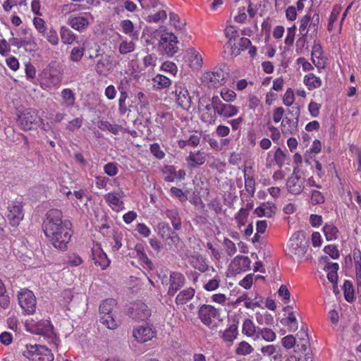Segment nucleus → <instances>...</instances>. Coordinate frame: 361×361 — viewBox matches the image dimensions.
I'll list each match as a JSON object with an SVG mask.
<instances>
[{
  "instance_id": "nucleus-1",
  "label": "nucleus",
  "mask_w": 361,
  "mask_h": 361,
  "mask_svg": "<svg viewBox=\"0 0 361 361\" xmlns=\"http://www.w3.org/2000/svg\"><path fill=\"white\" fill-rule=\"evenodd\" d=\"M42 227L46 237L55 248L61 251L67 249V245L73 235L72 224L69 220L63 219L61 210H49Z\"/></svg>"
},
{
  "instance_id": "nucleus-2",
  "label": "nucleus",
  "mask_w": 361,
  "mask_h": 361,
  "mask_svg": "<svg viewBox=\"0 0 361 361\" xmlns=\"http://www.w3.org/2000/svg\"><path fill=\"white\" fill-rule=\"evenodd\" d=\"M309 240L303 231L295 232L288 242V255L292 257H303L307 253Z\"/></svg>"
},
{
  "instance_id": "nucleus-3",
  "label": "nucleus",
  "mask_w": 361,
  "mask_h": 361,
  "mask_svg": "<svg viewBox=\"0 0 361 361\" xmlns=\"http://www.w3.org/2000/svg\"><path fill=\"white\" fill-rule=\"evenodd\" d=\"M228 70L225 63H220L214 68L213 71L204 73L202 75V81L209 88H217L226 82L228 75Z\"/></svg>"
},
{
  "instance_id": "nucleus-4",
  "label": "nucleus",
  "mask_w": 361,
  "mask_h": 361,
  "mask_svg": "<svg viewBox=\"0 0 361 361\" xmlns=\"http://www.w3.org/2000/svg\"><path fill=\"white\" fill-rule=\"evenodd\" d=\"M23 355L30 361H53L54 355L51 350L41 345H26Z\"/></svg>"
},
{
  "instance_id": "nucleus-5",
  "label": "nucleus",
  "mask_w": 361,
  "mask_h": 361,
  "mask_svg": "<svg viewBox=\"0 0 361 361\" xmlns=\"http://www.w3.org/2000/svg\"><path fill=\"white\" fill-rule=\"evenodd\" d=\"M17 118L18 125L24 130H31L39 124L41 118L35 109H27L19 112Z\"/></svg>"
},
{
  "instance_id": "nucleus-6",
  "label": "nucleus",
  "mask_w": 361,
  "mask_h": 361,
  "mask_svg": "<svg viewBox=\"0 0 361 361\" xmlns=\"http://www.w3.org/2000/svg\"><path fill=\"white\" fill-rule=\"evenodd\" d=\"M178 38L172 32H166L161 35L159 40V47L164 54L171 57L178 51Z\"/></svg>"
},
{
  "instance_id": "nucleus-7",
  "label": "nucleus",
  "mask_w": 361,
  "mask_h": 361,
  "mask_svg": "<svg viewBox=\"0 0 361 361\" xmlns=\"http://www.w3.org/2000/svg\"><path fill=\"white\" fill-rule=\"evenodd\" d=\"M18 303L27 314H33L36 310V298L32 291L24 288L18 294Z\"/></svg>"
},
{
  "instance_id": "nucleus-8",
  "label": "nucleus",
  "mask_w": 361,
  "mask_h": 361,
  "mask_svg": "<svg viewBox=\"0 0 361 361\" xmlns=\"http://www.w3.org/2000/svg\"><path fill=\"white\" fill-rule=\"evenodd\" d=\"M24 217L22 202H12L8 207L7 218L12 226H17Z\"/></svg>"
},
{
  "instance_id": "nucleus-9",
  "label": "nucleus",
  "mask_w": 361,
  "mask_h": 361,
  "mask_svg": "<svg viewBox=\"0 0 361 361\" xmlns=\"http://www.w3.org/2000/svg\"><path fill=\"white\" fill-rule=\"evenodd\" d=\"M219 315V310L210 305H202L198 310L200 319L204 325L209 327L212 323V319L218 318Z\"/></svg>"
},
{
  "instance_id": "nucleus-10",
  "label": "nucleus",
  "mask_w": 361,
  "mask_h": 361,
  "mask_svg": "<svg viewBox=\"0 0 361 361\" xmlns=\"http://www.w3.org/2000/svg\"><path fill=\"white\" fill-rule=\"evenodd\" d=\"M129 314L130 317L135 320L144 321L151 315V311L147 305L139 301L132 305Z\"/></svg>"
},
{
  "instance_id": "nucleus-11",
  "label": "nucleus",
  "mask_w": 361,
  "mask_h": 361,
  "mask_svg": "<svg viewBox=\"0 0 361 361\" xmlns=\"http://www.w3.org/2000/svg\"><path fill=\"white\" fill-rule=\"evenodd\" d=\"M215 114L224 117L230 118L236 115L238 112V108L230 104L224 103L221 98L214 99Z\"/></svg>"
},
{
  "instance_id": "nucleus-12",
  "label": "nucleus",
  "mask_w": 361,
  "mask_h": 361,
  "mask_svg": "<svg viewBox=\"0 0 361 361\" xmlns=\"http://www.w3.org/2000/svg\"><path fill=\"white\" fill-rule=\"evenodd\" d=\"M174 93L178 106L185 110H188L191 107L192 100L187 88L181 85H177L175 87Z\"/></svg>"
},
{
  "instance_id": "nucleus-13",
  "label": "nucleus",
  "mask_w": 361,
  "mask_h": 361,
  "mask_svg": "<svg viewBox=\"0 0 361 361\" xmlns=\"http://www.w3.org/2000/svg\"><path fill=\"white\" fill-rule=\"evenodd\" d=\"M185 280V279L181 273L173 272L171 274L168 294L169 295H174L184 286Z\"/></svg>"
},
{
  "instance_id": "nucleus-14",
  "label": "nucleus",
  "mask_w": 361,
  "mask_h": 361,
  "mask_svg": "<svg viewBox=\"0 0 361 361\" xmlns=\"http://www.w3.org/2000/svg\"><path fill=\"white\" fill-rule=\"evenodd\" d=\"M154 335V331L148 326H142L133 331V337L140 343H145L151 340Z\"/></svg>"
},
{
  "instance_id": "nucleus-15",
  "label": "nucleus",
  "mask_w": 361,
  "mask_h": 361,
  "mask_svg": "<svg viewBox=\"0 0 361 361\" xmlns=\"http://www.w3.org/2000/svg\"><path fill=\"white\" fill-rule=\"evenodd\" d=\"M300 176H290L286 183L288 190L293 195L300 194L303 189V183L300 181Z\"/></svg>"
},
{
  "instance_id": "nucleus-16",
  "label": "nucleus",
  "mask_w": 361,
  "mask_h": 361,
  "mask_svg": "<svg viewBox=\"0 0 361 361\" xmlns=\"http://www.w3.org/2000/svg\"><path fill=\"white\" fill-rule=\"evenodd\" d=\"M251 261L248 257L238 255L232 261L231 264L238 272L245 271L250 268Z\"/></svg>"
},
{
  "instance_id": "nucleus-17",
  "label": "nucleus",
  "mask_w": 361,
  "mask_h": 361,
  "mask_svg": "<svg viewBox=\"0 0 361 361\" xmlns=\"http://www.w3.org/2000/svg\"><path fill=\"white\" fill-rule=\"evenodd\" d=\"M120 26L121 27L122 32L128 35L132 38L133 40H137L139 38V32L137 30H135V27L133 23L130 20H121L120 23Z\"/></svg>"
},
{
  "instance_id": "nucleus-18",
  "label": "nucleus",
  "mask_w": 361,
  "mask_h": 361,
  "mask_svg": "<svg viewBox=\"0 0 361 361\" xmlns=\"http://www.w3.org/2000/svg\"><path fill=\"white\" fill-rule=\"evenodd\" d=\"M11 35L13 36V32H11ZM9 42L11 45L16 47L18 49H20L22 47L33 44L35 47L36 46L35 42H34V38L30 35L29 37H25L21 39H18L16 37H12Z\"/></svg>"
},
{
  "instance_id": "nucleus-19",
  "label": "nucleus",
  "mask_w": 361,
  "mask_h": 361,
  "mask_svg": "<svg viewBox=\"0 0 361 361\" xmlns=\"http://www.w3.org/2000/svg\"><path fill=\"white\" fill-rule=\"evenodd\" d=\"M166 216L169 218L175 231H178L182 228V222L178 212L175 209H167Z\"/></svg>"
},
{
  "instance_id": "nucleus-20",
  "label": "nucleus",
  "mask_w": 361,
  "mask_h": 361,
  "mask_svg": "<svg viewBox=\"0 0 361 361\" xmlns=\"http://www.w3.org/2000/svg\"><path fill=\"white\" fill-rule=\"evenodd\" d=\"M195 289L188 288L180 291L176 298V303L177 305H184L191 300L195 295Z\"/></svg>"
},
{
  "instance_id": "nucleus-21",
  "label": "nucleus",
  "mask_w": 361,
  "mask_h": 361,
  "mask_svg": "<svg viewBox=\"0 0 361 361\" xmlns=\"http://www.w3.org/2000/svg\"><path fill=\"white\" fill-rule=\"evenodd\" d=\"M190 263L195 269H198L201 272H204L208 269V265L201 255L191 256Z\"/></svg>"
},
{
  "instance_id": "nucleus-22",
  "label": "nucleus",
  "mask_w": 361,
  "mask_h": 361,
  "mask_svg": "<svg viewBox=\"0 0 361 361\" xmlns=\"http://www.w3.org/2000/svg\"><path fill=\"white\" fill-rule=\"evenodd\" d=\"M300 111L298 112L297 117L299 116ZM298 123V118H296V121L291 120L286 117L282 121V126L284 128L282 131L283 133L293 134L297 130Z\"/></svg>"
},
{
  "instance_id": "nucleus-23",
  "label": "nucleus",
  "mask_w": 361,
  "mask_h": 361,
  "mask_svg": "<svg viewBox=\"0 0 361 361\" xmlns=\"http://www.w3.org/2000/svg\"><path fill=\"white\" fill-rule=\"evenodd\" d=\"M166 244L173 251L178 250L179 247H182L183 242L178 235L174 231L169 237L164 240Z\"/></svg>"
},
{
  "instance_id": "nucleus-24",
  "label": "nucleus",
  "mask_w": 361,
  "mask_h": 361,
  "mask_svg": "<svg viewBox=\"0 0 361 361\" xmlns=\"http://www.w3.org/2000/svg\"><path fill=\"white\" fill-rule=\"evenodd\" d=\"M187 160L192 163L189 164L190 168H195L198 165H202L205 162V154L204 152L197 151L196 153L190 152Z\"/></svg>"
},
{
  "instance_id": "nucleus-25",
  "label": "nucleus",
  "mask_w": 361,
  "mask_h": 361,
  "mask_svg": "<svg viewBox=\"0 0 361 361\" xmlns=\"http://www.w3.org/2000/svg\"><path fill=\"white\" fill-rule=\"evenodd\" d=\"M69 25L75 30H83L89 25V20L84 16H77L69 19Z\"/></svg>"
},
{
  "instance_id": "nucleus-26",
  "label": "nucleus",
  "mask_w": 361,
  "mask_h": 361,
  "mask_svg": "<svg viewBox=\"0 0 361 361\" xmlns=\"http://www.w3.org/2000/svg\"><path fill=\"white\" fill-rule=\"evenodd\" d=\"M258 328L255 326L252 321L250 319H246L243 324L242 332L247 336L256 337L258 331Z\"/></svg>"
},
{
  "instance_id": "nucleus-27",
  "label": "nucleus",
  "mask_w": 361,
  "mask_h": 361,
  "mask_svg": "<svg viewBox=\"0 0 361 361\" xmlns=\"http://www.w3.org/2000/svg\"><path fill=\"white\" fill-rule=\"evenodd\" d=\"M61 96L63 99L62 104L66 107H72L75 102V97L73 92L69 89L66 88L61 91Z\"/></svg>"
},
{
  "instance_id": "nucleus-28",
  "label": "nucleus",
  "mask_w": 361,
  "mask_h": 361,
  "mask_svg": "<svg viewBox=\"0 0 361 361\" xmlns=\"http://www.w3.org/2000/svg\"><path fill=\"white\" fill-rule=\"evenodd\" d=\"M111 64L110 56H106L97 61L95 70L99 75H104L110 69Z\"/></svg>"
},
{
  "instance_id": "nucleus-29",
  "label": "nucleus",
  "mask_w": 361,
  "mask_h": 361,
  "mask_svg": "<svg viewBox=\"0 0 361 361\" xmlns=\"http://www.w3.org/2000/svg\"><path fill=\"white\" fill-rule=\"evenodd\" d=\"M304 83L308 86L310 90L316 89L322 85V80L313 73L306 75L304 78Z\"/></svg>"
},
{
  "instance_id": "nucleus-30",
  "label": "nucleus",
  "mask_w": 361,
  "mask_h": 361,
  "mask_svg": "<svg viewBox=\"0 0 361 361\" xmlns=\"http://www.w3.org/2000/svg\"><path fill=\"white\" fill-rule=\"evenodd\" d=\"M116 305V301L114 299L108 298L103 300L99 305V313L101 314L111 313Z\"/></svg>"
},
{
  "instance_id": "nucleus-31",
  "label": "nucleus",
  "mask_w": 361,
  "mask_h": 361,
  "mask_svg": "<svg viewBox=\"0 0 361 361\" xmlns=\"http://www.w3.org/2000/svg\"><path fill=\"white\" fill-rule=\"evenodd\" d=\"M121 196L116 192H109L104 195L105 200L109 205L122 207L123 202L120 200Z\"/></svg>"
},
{
  "instance_id": "nucleus-32",
  "label": "nucleus",
  "mask_w": 361,
  "mask_h": 361,
  "mask_svg": "<svg viewBox=\"0 0 361 361\" xmlns=\"http://www.w3.org/2000/svg\"><path fill=\"white\" fill-rule=\"evenodd\" d=\"M260 336L263 339L267 341H273L276 338V334L271 329L268 328L260 329L258 328V331L255 340L258 339Z\"/></svg>"
},
{
  "instance_id": "nucleus-33",
  "label": "nucleus",
  "mask_w": 361,
  "mask_h": 361,
  "mask_svg": "<svg viewBox=\"0 0 361 361\" xmlns=\"http://www.w3.org/2000/svg\"><path fill=\"white\" fill-rule=\"evenodd\" d=\"M238 326L235 324H231L223 334V339L225 341H233L238 336Z\"/></svg>"
},
{
  "instance_id": "nucleus-34",
  "label": "nucleus",
  "mask_w": 361,
  "mask_h": 361,
  "mask_svg": "<svg viewBox=\"0 0 361 361\" xmlns=\"http://www.w3.org/2000/svg\"><path fill=\"white\" fill-rule=\"evenodd\" d=\"M61 41L64 44H71L75 39V36L73 32L67 27L63 26L60 31Z\"/></svg>"
},
{
  "instance_id": "nucleus-35",
  "label": "nucleus",
  "mask_w": 361,
  "mask_h": 361,
  "mask_svg": "<svg viewBox=\"0 0 361 361\" xmlns=\"http://www.w3.org/2000/svg\"><path fill=\"white\" fill-rule=\"evenodd\" d=\"M326 240H335L338 238V230L334 225L326 224L323 228Z\"/></svg>"
},
{
  "instance_id": "nucleus-36",
  "label": "nucleus",
  "mask_w": 361,
  "mask_h": 361,
  "mask_svg": "<svg viewBox=\"0 0 361 361\" xmlns=\"http://www.w3.org/2000/svg\"><path fill=\"white\" fill-rule=\"evenodd\" d=\"M343 293L345 299L348 302H352L354 301V288L352 283L350 281H345L343 284Z\"/></svg>"
},
{
  "instance_id": "nucleus-37",
  "label": "nucleus",
  "mask_w": 361,
  "mask_h": 361,
  "mask_svg": "<svg viewBox=\"0 0 361 361\" xmlns=\"http://www.w3.org/2000/svg\"><path fill=\"white\" fill-rule=\"evenodd\" d=\"M154 86L158 89H163L170 86L171 80L163 75L158 74L154 78Z\"/></svg>"
},
{
  "instance_id": "nucleus-38",
  "label": "nucleus",
  "mask_w": 361,
  "mask_h": 361,
  "mask_svg": "<svg viewBox=\"0 0 361 361\" xmlns=\"http://www.w3.org/2000/svg\"><path fill=\"white\" fill-rule=\"evenodd\" d=\"M135 250L137 252V256L139 259L146 266H147L148 268L152 269L153 264L145 254L143 247L142 245H136Z\"/></svg>"
},
{
  "instance_id": "nucleus-39",
  "label": "nucleus",
  "mask_w": 361,
  "mask_h": 361,
  "mask_svg": "<svg viewBox=\"0 0 361 361\" xmlns=\"http://www.w3.org/2000/svg\"><path fill=\"white\" fill-rule=\"evenodd\" d=\"M157 230L159 235L163 240L169 237L175 230H172L169 224L166 222H160L157 225Z\"/></svg>"
},
{
  "instance_id": "nucleus-40",
  "label": "nucleus",
  "mask_w": 361,
  "mask_h": 361,
  "mask_svg": "<svg viewBox=\"0 0 361 361\" xmlns=\"http://www.w3.org/2000/svg\"><path fill=\"white\" fill-rule=\"evenodd\" d=\"M98 128L102 130H109L111 133L117 135L121 126L118 125H112L106 121H100L98 123Z\"/></svg>"
},
{
  "instance_id": "nucleus-41",
  "label": "nucleus",
  "mask_w": 361,
  "mask_h": 361,
  "mask_svg": "<svg viewBox=\"0 0 361 361\" xmlns=\"http://www.w3.org/2000/svg\"><path fill=\"white\" fill-rule=\"evenodd\" d=\"M99 321L109 329H115L118 326L111 313L103 314L100 317Z\"/></svg>"
},
{
  "instance_id": "nucleus-42",
  "label": "nucleus",
  "mask_w": 361,
  "mask_h": 361,
  "mask_svg": "<svg viewBox=\"0 0 361 361\" xmlns=\"http://www.w3.org/2000/svg\"><path fill=\"white\" fill-rule=\"evenodd\" d=\"M254 350L253 348L246 341H242L238 344L235 352L238 355H247Z\"/></svg>"
},
{
  "instance_id": "nucleus-43",
  "label": "nucleus",
  "mask_w": 361,
  "mask_h": 361,
  "mask_svg": "<svg viewBox=\"0 0 361 361\" xmlns=\"http://www.w3.org/2000/svg\"><path fill=\"white\" fill-rule=\"evenodd\" d=\"M44 37L47 38V39L53 45H56L59 43V37L56 33V31L53 28H50L49 30H47L43 33Z\"/></svg>"
},
{
  "instance_id": "nucleus-44",
  "label": "nucleus",
  "mask_w": 361,
  "mask_h": 361,
  "mask_svg": "<svg viewBox=\"0 0 361 361\" xmlns=\"http://www.w3.org/2000/svg\"><path fill=\"white\" fill-rule=\"evenodd\" d=\"M85 49L83 47H73L71 50L70 59L74 62H78L81 60L84 54Z\"/></svg>"
},
{
  "instance_id": "nucleus-45",
  "label": "nucleus",
  "mask_w": 361,
  "mask_h": 361,
  "mask_svg": "<svg viewBox=\"0 0 361 361\" xmlns=\"http://www.w3.org/2000/svg\"><path fill=\"white\" fill-rule=\"evenodd\" d=\"M135 49V44L133 41H123L119 46V52L121 54H126Z\"/></svg>"
},
{
  "instance_id": "nucleus-46",
  "label": "nucleus",
  "mask_w": 361,
  "mask_h": 361,
  "mask_svg": "<svg viewBox=\"0 0 361 361\" xmlns=\"http://www.w3.org/2000/svg\"><path fill=\"white\" fill-rule=\"evenodd\" d=\"M285 324L289 326V330L290 331H295L298 329V322L293 312H290L288 314V316L286 319Z\"/></svg>"
},
{
  "instance_id": "nucleus-47",
  "label": "nucleus",
  "mask_w": 361,
  "mask_h": 361,
  "mask_svg": "<svg viewBox=\"0 0 361 361\" xmlns=\"http://www.w3.org/2000/svg\"><path fill=\"white\" fill-rule=\"evenodd\" d=\"M166 12L164 10L159 11L155 14L149 15L147 21L149 23H157L159 20H164L166 18Z\"/></svg>"
},
{
  "instance_id": "nucleus-48",
  "label": "nucleus",
  "mask_w": 361,
  "mask_h": 361,
  "mask_svg": "<svg viewBox=\"0 0 361 361\" xmlns=\"http://www.w3.org/2000/svg\"><path fill=\"white\" fill-rule=\"evenodd\" d=\"M309 347V338H299V340L296 341L297 349L295 350V352H300L302 353H305Z\"/></svg>"
},
{
  "instance_id": "nucleus-49",
  "label": "nucleus",
  "mask_w": 361,
  "mask_h": 361,
  "mask_svg": "<svg viewBox=\"0 0 361 361\" xmlns=\"http://www.w3.org/2000/svg\"><path fill=\"white\" fill-rule=\"evenodd\" d=\"M319 24V13L317 12H314L313 15H312L310 13V25H309V30H312V32L317 35Z\"/></svg>"
},
{
  "instance_id": "nucleus-50",
  "label": "nucleus",
  "mask_w": 361,
  "mask_h": 361,
  "mask_svg": "<svg viewBox=\"0 0 361 361\" xmlns=\"http://www.w3.org/2000/svg\"><path fill=\"white\" fill-rule=\"evenodd\" d=\"M37 329L40 334L49 336L52 333L53 326L49 321H44L38 325Z\"/></svg>"
},
{
  "instance_id": "nucleus-51",
  "label": "nucleus",
  "mask_w": 361,
  "mask_h": 361,
  "mask_svg": "<svg viewBox=\"0 0 361 361\" xmlns=\"http://www.w3.org/2000/svg\"><path fill=\"white\" fill-rule=\"evenodd\" d=\"M296 338L293 335H288L283 337L281 340L282 345L286 349H290L294 345H296Z\"/></svg>"
},
{
  "instance_id": "nucleus-52",
  "label": "nucleus",
  "mask_w": 361,
  "mask_h": 361,
  "mask_svg": "<svg viewBox=\"0 0 361 361\" xmlns=\"http://www.w3.org/2000/svg\"><path fill=\"white\" fill-rule=\"evenodd\" d=\"M49 78L51 80V82L54 85L59 84L61 82V78L59 76V73H58L57 68L55 66V65L54 64L49 65Z\"/></svg>"
},
{
  "instance_id": "nucleus-53",
  "label": "nucleus",
  "mask_w": 361,
  "mask_h": 361,
  "mask_svg": "<svg viewBox=\"0 0 361 361\" xmlns=\"http://www.w3.org/2000/svg\"><path fill=\"white\" fill-rule=\"evenodd\" d=\"M223 244L228 255L233 256L236 252L237 249L235 245L228 238H225Z\"/></svg>"
},
{
  "instance_id": "nucleus-54",
  "label": "nucleus",
  "mask_w": 361,
  "mask_h": 361,
  "mask_svg": "<svg viewBox=\"0 0 361 361\" xmlns=\"http://www.w3.org/2000/svg\"><path fill=\"white\" fill-rule=\"evenodd\" d=\"M244 178L246 190L249 193L253 195L255 192V179L252 177L247 176L246 173H245Z\"/></svg>"
},
{
  "instance_id": "nucleus-55",
  "label": "nucleus",
  "mask_w": 361,
  "mask_h": 361,
  "mask_svg": "<svg viewBox=\"0 0 361 361\" xmlns=\"http://www.w3.org/2000/svg\"><path fill=\"white\" fill-rule=\"evenodd\" d=\"M127 98L128 94H124L123 93L120 94L118 99V111L121 114H125L128 110L126 104Z\"/></svg>"
},
{
  "instance_id": "nucleus-56",
  "label": "nucleus",
  "mask_w": 361,
  "mask_h": 361,
  "mask_svg": "<svg viewBox=\"0 0 361 361\" xmlns=\"http://www.w3.org/2000/svg\"><path fill=\"white\" fill-rule=\"evenodd\" d=\"M151 153L157 159H161L164 157L165 153L161 149L158 143H153L150 145Z\"/></svg>"
},
{
  "instance_id": "nucleus-57",
  "label": "nucleus",
  "mask_w": 361,
  "mask_h": 361,
  "mask_svg": "<svg viewBox=\"0 0 361 361\" xmlns=\"http://www.w3.org/2000/svg\"><path fill=\"white\" fill-rule=\"evenodd\" d=\"M286 159V154L281 148H278L274 153V161L281 168Z\"/></svg>"
},
{
  "instance_id": "nucleus-58",
  "label": "nucleus",
  "mask_w": 361,
  "mask_h": 361,
  "mask_svg": "<svg viewBox=\"0 0 361 361\" xmlns=\"http://www.w3.org/2000/svg\"><path fill=\"white\" fill-rule=\"evenodd\" d=\"M104 171L109 176H114L116 175L118 173L117 164L110 162L105 164L104 166Z\"/></svg>"
},
{
  "instance_id": "nucleus-59",
  "label": "nucleus",
  "mask_w": 361,
  "mask_h": 361,
  "mask_svg": "<svg viewBox=\"0 0 361 361\" xmlns=\"http://www.w3.org/2000/svg\"><path fill=\"white\" fill-rule=\"evenodd\" d=\"M170 21L175 26L176 28L183 30L185 26V23H180L179 16L174 13H170L169 14Z\"/></svg>"
},
{
  "instance_id": "nucleus-60",
  "label": "nucleus",
  "mask_w": 361,
  "mask_h": 361,
  "mask_svg": "<svg viewBox=\"0 0 361 361\" xmlns=\"http://www.w3.org/2000/svg\"><path fill=\"white\" fill-rule=\"evenodd\" d=\"M110 261L105 253H102L95 259L94 264L100 266L102 269H106L109 265Z\"/></svg>"
},
{
  "instance_id": "nucleus-61",
  "label": "nucleus",
  "mask_w": 361,
  "mask_h": 361,
  "mask_svg": "<svg viewBox=\"0 0 361 361\" xmlns=\"http://www.w3.org/2000/svg\"><path fill=\"white\" fill-rule=\"evenodd\" d=\"M296 27L293 25L291 27H288L287 30V36L285 39V44L288 46H292L295 40V33Z\"/></svg>"
},
{
  "instance_id": "nucleus-62",
  "label": "nucleus",
  "mask_w": 361,
  "mask_h": 361,
  "mask_svg": "<svg viewBox=\"0 0 361 361\" xmlns=\"http://www.w3.org/2000/svg\"><path fill=\"white\" fill-rule=\"evenodd\" d=\"M222 99L226 102H232L236 97V94L233 90L228 89H223L221 92Z\"/></svg>"
},
{
  "instance_id": "nucleus-63",
  "label": "nucleus",
  "mask_w": 361,
  "mask_h": 361,
  "mask_svg": "<svg viewBox=\"0 0 361 361\" xmlns=\"http://www.w3.org/2000/svg\"><path fill=\"white\" fill-rule=\"evenodd\" d=\"M325 253L328 254L332 259H337L339 257V252L336 245H326L324 248Z\"/></svg>"
},
{
  "instance_id": "nucleus-64",
  "label": "nucleus",
  "mask_w": 361,
  "mask_h": 361,
  "mask_svg": "<svg viewBox=\"0 0 361 361\" xmlns=\"http://www.w3.org/2000/svg\"><path fill=\"white\" fill-rule=\"evenodd\" d=\"M283 104L288 106H291L294 102V94L291 88H288L283 98Z\"/></svg>"
}]
</instances>
